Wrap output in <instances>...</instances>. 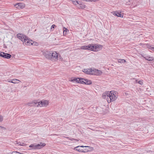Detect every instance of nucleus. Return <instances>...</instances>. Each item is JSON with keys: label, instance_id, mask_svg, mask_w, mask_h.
<instances>
[{"label": "nucleus", "instance_id": "2f4dec72", "mask_svg": "<svg viewBox=\"0 0 154 154\" xmlns=\"http://www.w3.org/2000/svg\"><path fill=\"white\" fill-rule=\"evenodd\" d=\"M138 83L140 85H142L143 84V82L142 81H140L138 82Z\"/></svg>", "mask_w": 154, "mask_h": 154}, {"label": "nucleus", "instance_id": "aec40b11", "mask_svg": "<svg viewBox=\"0 0 154 154\" xmlns=\"http://www.w3.org/2000/svg\"><path fill=\"white\" fill-rule=\"evenodd\" d=\"M145 59L148 61H152L153 59V58L152 57H151L148 56H146L144 57Z\"/></svg>", "mask_w": 154, "mask_h": 154}, {"label": "nucleus", "instance_id": "2eb2a0df", "mask_svg": "<svg viewBox=\"0 0 154 154\" xmlns=\"http://www.w3.org/2000/svg\"><path fill=\"white\" fill-rule=\"evenodd\" d=\"M81 146H78L75 147L74 149L75 150H76L80 152H83V149L81 148Z\"/></svg>", "mask_w": 154, "mask_h": 154}, {"label": "nucleus", "instance_id": "ddd939ff", "mask_svg": "<svg viewBox=\"0 0 154 154\" xmlns=\"http://www.w3.org/2000/svg\"><path fill=\"white\" fill-rule=\"evenodd\" d=\"M14 6L17 8L22 9L25 7V5L23 3H19L16 4Z\"/></svg>", "mask_w": 154, "mask_h": 154}, {"label": "nucleus", "instance_id": "58836bf2", "mask_svg": "<svg viewBox=\"0 0 154 154\" xmlns=\"http://www.w3.org/2000/svg\"><path fill=\"white\" fill-rule=\"evenodd\" d=\"M78 8H82V6H80L79 7H78Z\"/></svg>", "mask_w": 154, "mask_h": 154}, {"label": "nucleus", "instance_id": "f3484780", "mask_svg": "<svg viewBox=\"0 0 154 154\" xmlns=\"http://www.w3.org/2000/svg\"><path fill=\"white\" fill-rule=\"evenodd\" d=\"M11 57V55L10 54L4 53L3 57L7 59H9Z\"/></svg>", "mask_w": 154, "mask_h": 154}, {"label": "nucleus", "instance_id": "6ab92c4d", "mask_svg": "<svg viewBox=\"0 0 154 154\" xmlns=\"http://www.w3.org/2000/svg\"><path fill=\"white\" fill-rule=\"evenodd\" d=\"M113 14L115 16L117 17L121 16L120 13L117 12V11H113Z\"/></svg>", "mask_w": 154, "mask_h": 154}, {"label": "nucleus", "instance_id": "c756f323", "mask_svg": "<svg viewBox=\"0 0 154 154\" xmlns=\"http://www.w3.org/2000/svg\"><path fill=\"white\" fill-rule=\"evenodd\" d=\"M4 52L0 51V56L3 57Z\"/></svg>", "mask_w": 154, "mask_h": 154}, {"label": "nucleus", "instance_id": "4468645a", "mask_svg": "<svg viewBox=\"0 0 154 154\" xmlns=\"http://www.w3.org/2000/svg\"><path fill=\"white\" fill-rule=\"evenodd\" d=\"M37 101L35 100L29 102L27 103L26 105L29 106H35L37 107Z\"/></svg>", "mask_w": 154, "mask_h": 154}, {"label": "nucleus", "instance_id": "39448f33", "mask_svg": "<svg viewBox=\"0 0 154 154\" xmlns=\"http://www.w3.org/2000/svg\"><path fill=\"white\" fill-rule=\"evenodd\" d=\"M82 80V78L72 77L71 78L70 81L74 83H81Z\"/></svg>", "mask_w": 154, "mask_h": 154}, {"label": "nucleus", "instance_id": "e433bc0d", "mask_svg": "<svg viewBox=\"0 0 154 154\" xmlns=\"http://www.w3.org/2000/svg\"><path fill=\"white\" fill-rule=\"evenodd\" d=\"M150 49L151 51H154V47H152Z\"/></svg>", "mask_w": 154, "mask_h": 154}, {"label": "nucleus", "instance_id": "c9c22d12", "mask_svg": "<svg viewBox=\"0 0 154 154\" xmlns=\"http://www.w3.org/2000/svg\"><path fill=\"white\" fill-rule=\"evenodd\" d=\"M55 26V25H53L51 26V29H52V28H54V27Z\"/></svg>", "mask_w": 154, "mask_h": 154}, {"label": "nucleus", "instance_id": "412c9836", "mask_svg": "<svg viewBox=\"0 0 154 154\" xmlns=\"http://www.w3.org/2000/svg\"><path fill=\"white\" fill-rule=\"evenodd\" d=\"M12 81H13V83L16 84H18L20 82V81L18 79H12Z\"/></svg>", "mask_w": 154, "mask_h": 154}, {"label": "nucleus", "instance_id": "9b49d317", "mask_svg": "<svg viewBox=\"0 0 154 154\" xmlns=\"http://www.w3.org/2000/svg\"><path fill=\"white\" fill-rule=\"evenodd\" d=\"M81 147H87V148L86 149H83V152L85 153L88 152L90 151H91L93 150L92 147H90V146H81Z\"/></svg>", "mask_w": 154, "mask_h": 154}, {"label": "nucleus", "instance_id": "4c0bfd02", "mask_svg": "<svg viewBox=\"0 0 154 154\" xmlns=\"http://www.w3.org/2000/svg\"><path fill=\"white\" fill-rule=\"evenodd\" d=\"M119 17H123V15H122L121 14V16H119Z\"/></svg>", "mask_w": 154, "mask_h": 154}, {"label": "nucleus", "instance_id": "5701e85b", "mask_svg": "<svg viewBox=\"0 0 154 154\" xmlns=\"http://www.w3.org/2000/svg\"><path fill=\"white\" fill-rule=\"evenodd\" d=\"M82 50H87V46L84 45L82 46L80 48Z\"/></svg>", "mask_w": 154, "mask_h": 154}, {"label": "nucleus", "instance_id": "473e14b6", "mask_svg": "<svg viewBox=\"0 0 154 154\" xmlns=\"http://www.w3.org/2000/svg\"><path fill=\"white\" fill-rule=\"evenodd\" d=\"M35 145H33V144H31V145H30L29 146V147H33V148L34 147V146H35Z\"/></svg>", "mask_w": 154, "mask_h": 154}, {"label": "nucleus", "instance_id": "ea45409f", "mask_svg": "<svg viewBox=\"0 0 154 154\" xmlns=\"http://www.w3.org/2000/svg\"><path fill=\"white\" fill-rule=\"evenodd\" d=\"M136 82H137V80H136Z\"/></svg>", "mask_w": 154, "mask_h": 154}, {"label": "nucleus", "instance_id": "7c9ffc66", "mask_svg": "<svg viewBox=\"0 0 154 154\" xmlns=\"http://www.w3.org/2000/svg\"><path fill=\"white\" fill-rule=\"evenodd\" d=\"M0 129H2L4 131L6 129L5 128H4V127H3L2 126H0Z\"/></svg>", "mask_w": 154, "mask_h": 154}, {"label": "nucleus", "instance_id": "cd10ccee", "mask_svg": "<svg viewBox=\"0 0 154 154\" xmlns=\"http://www.w3.org/2000/svg\"><path fill=\"white\" fill-rule=\"evenodd\" d=\"M3 120V117L0 115V122H2Z\"/></svg>", "mask_w": 154, "mask_h": 154}, {"label": "nucleus", "instance_id": "f257e3e1", "mask_svg": "<svg viewBox=\"0 0 154 154\" xmlns=\"http://www.w3.org/2000/svg\"><path fill=\"white\" fill-rule=\"evenodd\" d=\"M102 97L104 99H106L108 103L115 101L118 98L117 93L115 91H106L103 93Z\"/></svg>", "mask_w": 154, "mask_h": 154}, {"label": "nucleus", "instance_id": "7ed1b4c3", "mask_svg": "<svg viewBox=\"0 0 154 154\" xmlns=\"http://www.w3.org/2000/svg\"><path fill=\"white\" fill-rule=\"evenodd\" d=\"M49 102L47 100H42L41 101H37V107H46L48 104Z\"/></svg>", "mask_w": 154, "mask_h": 154}, {"label": "nucleus", "instance_id": "f704fd0d", "mask_svg": "<svg viewBox=\"0 0 154 154\" xmlns=\"http://www.w3.org/2000/svg\"><path fill=\"white\" fill-rule=\"evenodd\" d=\"M13 81H12V79H10L8 81V82H11L13 83Z\"/></svg>", "mask_w": 154, "mask_h": 154}, {"label": "nucleus", "instance_id": "b1692460", "mask_svg": "<svg viewBox=\"0 0 154 154\" xmlns=\"http://www.w3.org/2000/svg\"><path fill=\"white\" fill-rule=\"evenodd\" d=\"M68 31V30L66 28L63 27V35H66V32Z\"/></svg>", "mask_w": 154, "mask_h": 154}, {"label": "nucleus", "instance_id": "a878e982", "mask_svg": "<svg viewBox=\"0 0 154 154\" xmlns=\"http://www.w3.org/2000/svg\"><path fill=\"white\" fill-rule=\"evenodd\" d=\"M21 153L17 152L14 151L12 152V154H20Z\"/></svg>", "mask_w": 154, "mask_h": 154}, {"label": "nucleus", "instance_id": "c85d7f7f", "mask_svg": "<svg viewBox=\"0 0 154 154\" xmlns=\"http://www.w3.org/2000/svg\"><path fill=\"white\" fill-rule=\"evenodd\" d=\"M15 144H17L20 146H23V145L22 144H21V143L20 142H18L17 141H16L15 142Z\"/></svg>", "mask_w": 154, "mask_h": 154}, {"label": "nucleus", "instance_id": "4be33fe9", "mask_svg": "<svg viewBox=\"0 0 154 154\" xmlns=\"http://www.w3.org/2000/svg\"><path fill=\"white\" fill-rule=\"evenodd\" d=\"M118 62L121 63H124L126 62V61L124 59H119L118 60Z\"/></svg>", "mask_w": 154, "mask_h": 154}, {"label": "nucleus", "instance_id": "1a4fd4ad", "mask_svg": "<svg viewBox=\"0 0 154 154\" xmlns=\"http://www.w3.org/2000/svg\"><path fill=\"white\" fill-rule=\"evenodd\" d=\"M81 84L90 85L92 84V82L90 80L82 78Z\"/></svg>", "mask_w": 154, "mask_h": 154}, {"label": "nucleus", "instance_id": "6e6552de", "mask_svg": "<svg viewBox=\"0 0 154 154\" xmlns=\"http://www.w3.org/2000/svg\"><path fill=\"white\" fill-rule=\"evenodd\" d=\"M92 75H101L102 73V72L100 70H99L96 69H93Z\"/></svg>", "mask_w": 154, "mask_h": 154}, {"label": "nucleus", "instance_id": "423d86ee", "mask_svg": "<svg viewBox=\"0 0 154 154\" xmlns=\"http://www.w3.org/2000/svg\"><path fill=\"white\" fill-rule=\"evenodd\" d=\"M94 49L93 51H98L102 49V46L100 45H98L96 44H93Z\"/></svg>", "mask_w": 154, "mask_h": 154}, {"label": "nucleus", "instance_id": "a211bd4d", "mask_svg": "<svg viewBox=\"0 0 154 154\" xmlns=\"http://www.w3.org/2000/svg\"><path fill=\"white\" fill-rule=\"evenodd\" d=\"M71 1H72V2H73V3L75 5H81L82 4L80 2H78V1H76V0H71Z\"/></svg>", "mask_w": 154, "mask_h": 154}, {"label": "nucleus", "instance_id": "9d476101", "mask_svg": "<svg viewBox=\"0 0 154 154\" xmlns=\"http://www.w3.org/2000/svg\"><path fill=\"white\" fill-rule=\"evenodd\" d=\"M83 72L87 74L92 75L93 69H83Z\"/></svg>", "mask_w": 154, "mask_h": 154}, {"label": "nucleus", "instance_id": "f03ea898", "mask_svg": "<svg viewBox=\"0 0 154 154\" xmlns=\"http://www.w3.org/2000/svg\"><path fill=\"white\" fill-rule=\"evenodd\" d=\"M42 54L46 58L52 61H56L58 60V54L55 51H43Z\"/></svg>", "mask_w": 154, "mask_h": 154}, {"label": "nucleus", "instance_id": "72a5a7b5", "mask_svg": "<svg viewBox=\"0 0 154 154\" xmlns=\"http://www.w3.org/2000/svg\"><path fill=\"white\" fill-rule=\"evenodd\" d=\"M98 0H88V1H93V2H96L98 1Z\"/></svg>", "mask_w": 154, "mask_h": 154}, {"label": "nucleus", "instance_id": "393cba45", "mask_svg": "<svg viewBox=\"0 0 154 154\" xmlns=\"http://www.w3.org/2000/svg\"><path fill=\"white\" fill-rule=\"evenodd\" d=\"M58 60L60 61H62L63 60V59L62 57L60 56L58 54Z\"/></svg>", "mask_w": 154, "mask_h": 154}, {"label": "nucleus", "instance_id": "bb28decb", "mask_svg": "<svg viewBox=\"0 0 154 154\" xmlns=\"http://www.w3.org/2000/svg\"><path fill=\"white\" fill-rule=\"evenodd\" d=\"M66 138H68V139H69L70 140H76L77 141H78L79 140H76V139H73V138H69V137H66Z\"/></svg>", "mask_w": 154, "mask_h": 154}, {"label": "nucleus", "instance_id": "0eeeda50", "mask_svg": "<svg viewBox=\"0 0 154 154\" xmlns=\"http://www.w3.org/2000/svg\"><path fill=\"white\" fill-rule=\"evenodd\" d=\"M17 37L23 42L25 41V39H26L27 37L23 34L19 33L17 35Z\"/></svg>", "mask_w": 154, "mask_h": 154}, {"label": "nucleus", "instance_id": "f8f14e48", "mask_svg": "<svg viewBox=\"0 0 154 154\" xmlns=\"http://www.w3.org/2000/svg\"><path fill=\"white\" fill-rule=\"evenodd\" d=\"M45 145V144L44 143H41L40 144H38L36 145H35L34 149H40Z\"/></svg>", "mask_w": 154, "mask_h": 154}, {"label": "nucleus", "instance_id": "20e7f679", "mask_svg": "<svg viewBox=\"0 0 154 154\" xmlns=\"http://www.w3.org/2000/svg\"><path fill=\"white\" fill-rule=\"evenodd\" d=\"M33 41L32 40H30L27 37L25 39V41L23 42V44L24 45H37L36 44H38L35 42H33L32 43Z\"/></svg>", "mask_w": 154, "mask_h": 154}, {"label": "nucleus", "instance_id": "dca6fc26", "mask_svg": "<svg viewBox=\"0 0 154 154\" xmlns=\"http://www.w3.org/2000/svg\"><path fill=\"white\" fill-rule=\"evenodd\" d=\"M87 50H90L93 51L94 47L93 44H89L87 45Z\"/></svg>", "mask_w": 154, "mask_h": 154}]
</instances>
